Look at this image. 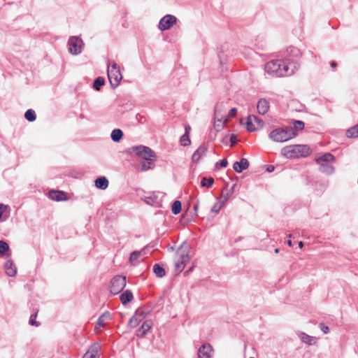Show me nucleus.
I'll return each instance as SVG.
<instances>
[{
    "mask_svg": "<svg viewBox=\"0 0 358 358\" xmlns=\"http://www.w3.org/2000/svg\"><path fill=\"white\" fill-rule=\"evenodd\" d=\"M24 117L29 122H34L36 120V115L35 111L34 110H32V109L27 110L25 112Z\"/></svg>",
    "mask_w": 358,
    "mask_h": 358,
    "instance_id": "nucleus-34",
    "label": "nucleus"
},
{
    "mask_svg": "<svg viewBox=\"0 0 358 358\" xmlns=\"http://www.w3.org/2000/svg\"><path fill=\"white\" fill-rule=\"evenodd\" d=\"M36 316H37V313H35L31 315L30 318H29V324L30 325L36 326V327H38L39 326V323L36 321Z\"/></svg>",
    "mask_w": 358,
    "mask_h": 358,
    "instance_id": "nucleus-42",
    "label": "nucleus"
},
{
    "mask_svg": "<svg viewBox=\"0 0 358 358\" xmlns=\"http://www.w3.org/2000/svg\"><path fill=\"white\" fill-rule=\"evenodd\" d=\"M104 84L105 79L103 77H98L94 80L93 83V88L96 91H99L101 87L104 85Z\"/></svg>",
    "mask_w": 358,
    "mask_h": 358,
    "instance_id": "nucleus-31",
    "label": "nucleus"
},
{
    "mask_svg": "<svg viewBox=\"0 0 358 358\" xmlns=\"http://www.w3.org/2000/svg\"><path fill=\"white\" fill-rule=\"evenodd\" d=\"M301 341L308 345H313L315 343V338L310 336L305 333L300 334Z\"/></svg>",
    "mask_w": 358,
    "mask_h": 358,
    "instance_id": "nucleus-30",
    "label": "nucleus"
},
{
    "mask_svg": "<svg viewBox=\"0 0 358 358\" xmlns=\"http://www.w3.org/2000/svg\"><path fill=\"white\" fill-rule=\"evenodd\" d=\"M335 159V157L331 153H325L324 155L317 157L316 159V162L318 164H321L323 163L329 164V162H334Z\"/></svg>",
    "mask_w": 358,
    "mask_h": 358,
    "instance_id": "nucleus-17",
    "label": "nucleus"
},
{
    "mask_svg": "<svg viewBox=\"0 0 358 358\" xmlns=\"http://www.w3.org/2000/svg\"><path fill=\"white\" fill-rule=\"evenodd\" d=\"M346 136L350 138L358 137V124L347 130Z\"/></svg>",
    "mask_w": 358,
    "mask_h": 358,
    "instance_id": "nucleus-29",
    "label": "nucleus"
},
{
    "mask_svg": "<svg viewBox=\"0 0 358 358\" xmlns=\"http://www.w3.org/2000/svg\"><path fill=\"white\" fill-rule=\"evenodd\" d=\"M133 294L130 290H126L122 292L120 296L122 304H126L133 299Z\"/></svg>",
    "mask_w": 358,
    "mask_h": 358,
    "instance_id": "nucleus-24",
    "label": "nucleus"
},
{
    "mask_svg": "<svg viewBox=\"0 0 358 358\" xmlns=\"http://www.w3.org/2000/svg\"><path fill=\"white\" fill-rule=\"evenodd\" d=\"M101 347L100 345L98 344V343H95L94 345H93L91 348L90 349L89 351H87L88 352H90L91 354H93V355H95L96 357H97L99 358V351L100 350Z\"/></svg>",
    "mask_w": 358,
    "mask_h": 358,
    "instance_id": "nucleus-39",
    "label": "nucleus"
},
{
    "mask_svg": "<svg viewBox=\"0 0 358 358\" xmlns=\"http://www.w3.org/2000/svg\"><path fill=\"white\" fill-rule=\"evenodd\" d=\"M246 126H247V129L249 131H255L257 129L253 124V121H252V119L251 118L250 115L247 119Z\"/></svg>",
    "mask_w": 358,
    "mask_h": 358,
    "instance_id": "nucleus-38",
    "label": "nucleus"
},
{
    "mask_svg": "<svg viewBox=\"0 0 358 358\" xmlns=\"http://www.w3.org/2000/svg\"><path fill=\"white\" fill-rule=\"evenodd\" d=\"M320 327L324 334H327L329 331V327L327 326H326L324 323H320Z\"/></svg>",
    "mask_w": 358,
    "mask_h": 358,
    "instance_id": "nucleus-47",
    "label": "nucleus"
},
{
    "mask_svg": "<svg viewBox=\"0 0 358 358\" xmlns=\"http://www.w3.org/2000/svg\"><path fill=\"white\" fill-rule=\"evenodd\" d=\"M236 185H234L231 189L229 190H233V192L234 191V187H235Z\"/></svg>",
    "mask_w": 358,
    "mask_h": 358,
    "instance_id": "nucleus-56",
    "label": "nucleus"
},
{
    "mask_svg": "<svg viewBox=\"0 0 358 358\" xmlns=\"http://www.w3.org/2000/svg\"><path fill=\"white\" fill-rule=\"evenodd\" d=\"M257 110L260 115L266 114L269 109V103L265 99H260L257 103Z\"/></svg>",
    "mask_w": 358,
    "mask_h": 358,
    "instance_id": "nucleus-15",
    "label": "nucleus"
},
{
    "mask_svg": "<svg viewBox=\"0 0 358 358\" xmlns=\"http://www.w3.org/2000/svg\"><path fill=\"white\" fill-rule=\"evenodd\" d=\"M228 164L227 160L226 159H223L220 160L219 162L216 163V168H224L226 167Z\"/></svg>",
    "mask_w": 358,
    "mask_h": 358,
    "instance_id": "nucleus-45",
    "label": "nucleus"
},
{
    "mask_svg": "<svg viewBox=\"0 0 358 358\" xmlns=\"http://www.w3.org/2000/svg\"><path fill=\"white\" fill-rule=\"evenodd\" d=\"M108 78L113 89L116 88L122 79V75L117 64L113 62L111 64H108L107 68Z\"/></svg>",
    "mask_w": 358,
    "mask_h": 358,
    "instance_id": "nucleus-5",
    "label": "nucleus"
},
{
    "mask_svg": "<svg viewBox=\"0 0 358 358\" xmlns=\"http://www.w3.org/2000/svg\"><path fill=\"white\" fill-rule=\"evenodd\" d=\"M155 160L150 161H142L140 162V171H147L150 169H153L155 167Z\"/></svg>",
    "mask_w": 358,
    "mask_h": 358,
    "instance_id": "nucleus-20",
    "label": "nucleus"
},
{
    "mask_svg": "<svg viewBox=\"0 0 358 358\" xmlns=\"http://www.w3.org/2000/svg\"><path fill=\"white\" fill-rule=\"evenodd\" d=\"M213 183H214V179L211 177H210V178L203 177L201 178V186L203 187L210 188L212 187Z\"/></svg>",
    "mask_w": 358,
    "mask_h": 358,
    "instance_id": "nucleus-32",
    "label": "nucleus"
},
{
    "mask_svg": "<svg viewBox=\"0 0 358 358\" xmlns=\"http://www.w3.org/2000/svg\"><path fill=\"white\" fill-rule=\"evenodd\" d=\"M278 252H279V249H278V248H276V249L275 250V253H278Z\"/></svg>",
    "mask_w": 358,
    "mask_h": 358,
    "instance_id": "nucleus-58",
    "label": "nucleus"
},
{
    "mask_svg": "<svg viewBox=\"0 0 358 358\" xmlns=\"http://www.w3.org/2000/svg\"><path fill=\"white\" fill-rule=\"evenodd\" d=\"M152 324V321L150 320L144 321L141 327L136 331V336L139 338L144 337L151 329Z\"/></svg>",
    "mask_w": 358,
    "mask_h": 358,
    "instance_id": "nucleus-11",
    "label": "nucleus"
},
{
    "mask_svg": "<svg viewBox=\"0 0 358 358\" xmlns=\"http://www.w3.org/2000/svg\"><path fill=\"white\" fill-rule=\"evenodd\" d=\"M229 140H230V142H231V145H234L236 143V135L231 134L230 136Z\"/></svg>",
    "mask_w": 358,
    "mask_h": 358,
    "instance_id": "nucleus-49",
    "label": "nucleus"
},
{
    "mask_svg": "<svg viewBox=\"0 0 358 358\" xmlns=\"http://www.w3.org/2000/svg\"><path fill=\"white\" fill-rule=\"evenodd\" d=\"M207 152V148L204 145H200L198 149L194 152L192 155V161L195 163L198 162L201 157L206 155Z\"/></svg>",
    "mask_w": 358,
    "mask_h": 358,
    "instance_id": "nucleus-14",
    "label": "nucleus"
},
{
    "mask_svg": "<svg viewBox=\"0 0 358 358\" xmlns=\"http://www.w3.org/2000/svg\"><path fill=\"white\" fill-rule=\"evenodd\" d=\"M49 196L52 200L59 201L64 199L65 195L62 191L50 190Z\"/></svg>",
    "mask_w": 358,
    "mask_h": 358,
    "instance_id": "nucleus-22",
    "label": "nucleus"
},
{
    "mask_svg": "<svg viewBox=\"0 0 358 358\" xmlns=\"http://www.w3.org/2000/svg\"><path fill=\"white\" fill-rule=\"evenodd\" d=\"M83 358H98L95 355L91 354L90 352H87Z\"/></svg>",
    "mask_w": 358,
    "mask_h": 358,
    "instance_id": "nucleus-48",
    "label": "nucleus"
},
{
    "mask_svg": "<svg viewBox=\"0 0 358 358\" xmlns=\"http://www.w3.org/2000/svg\"><path fill=\"white\" fill-rule=\"evenodd\" d=\"M145 317L142 310H138L135 315L130 319L129 324L130 327L135 328L140 321Z\"/></svg>",
    "mask_w": 358,
    "mask_h": 358,
    "instance_id": "nucleus-12",
    "label": "nucleus"
},
{
    "mask_svg": "<svg viewBox=\"0 0 358 358\" xmlns=\"http://www.w3.org/2000/svg\"><path fill=\"white\" fill-rule=\"evenodd\" d=\"M110 137L114 142H119L123 137V132L120 129H115L112 131Z\"/></svg>",
    "mask_w": 358,
    "mask_h": 358,
    "instance_id": "nucleus-25",
    "label": "nucleus"
},
{
    "mask_svg": "<svg viewBox=\"0 0 358 358\" xmlns=\"http://www.w3.org/2000/svg\"><path fill=\"white\" fill-rule=\"evenodd\" d=\"M279 69H280V70H283V69H282V65H279Z\"/></svg>",
    "mask_w": 358,
    "mask_h": 358,
    "instance_id": "nucleus-59",
    "label": "nucleus"
},
{
    "mask_svg": "<svg viewBox=\"0 0 358 358\" xmlns=\"http://www.w3.org/2000/svg\"><path fill=\"white\" fill-rule=\"evenodd\" d=\"M288 237H289V238H292V234H289L288 235Z\"/></svg>",
    "mask_w": 358,
    "mask_h": 358,
    "instance_id": "nucleus-60",
    "label": "nucleus"
},
{
    "mask_svg": "<svg viewBox=\"0 0 358 358\" xmlns=\"http://www.w3.org/2000/svg\"><path fill=\"white\" fill-rule=\"evenodd\" d=\"M177 18L172 15H166L164 16L159 22L158 27L161 31H166L169 29L175 24H176Z\"/></svg>",
    "mask_w": 358,
    "mask_h": 358,
    "instance_id": "nucleus-8",
    "label": "nucleus"
},
{
    "mask_svg": "<svg viewBox=\"0 0 358 358\" xmlns=\"http://www.w3.org/2000/svg\"><path fill=\"white\" fill-rule=\"evenodd\" d=\"M298 135V132L290 126L279 127L272 130L268 137L275 142H285Z\"/></svg>",
    "mask_w": 358,
    "mask_h": 358,
    "instance_id": "nucleus-2",
    "label": "nucleus"
},
{
    "mask_svg": "<svg viewBox=\"0 0 358 358\" xmlns=\"http://www.w3.org/2000/svg\"><path fill=\"white\" fill-rule=\"evenodd\" d=\"M127 152L129 155H134L137 157L145 160H156L157 155L155 152L149 147L140 145L129 148Z\"/></svg>",
    "mask_w": 358,
    "mask_h": 358,
    "instance_id": "nucleus-4",
    "label": "nucleus"
},
{
    "mask_svg": "<svg viewBox=\"0 0 358 358\" xmlns=\"http://www.w3.org/2000/svg\"><path fill=\"white\" fill-rule=\"evenodd\" d=\"M110 319V315L108 312H106L102 314L97 320L96 324L99 327H102L105 325L106 322Z\"/></svg>",
    "mask_w": 358,
    "mask_h": 358,
    "instance_id": "nucleus-26",
    "label": "nucleus"
},
{
    "mask_svg": "<svg viewBox=\"0 0 358 358\" xmlns=\"http://www.w3.org/2000/svg\"><path fill=\"white\" fill-rule=\"evenodd\" d=\"M194 210H197V208H198V205H195V206H194Z\"/></svg>",
    "mask_w": 358,
    "mask_h": 358,
    "instance_id": "nucleus-57",
    "label": "nucleus"
},
{
    "mask_svg": "<svg viewBox=\"0 0 358 358\" xmlns=\"http://www.w3.org/2000/svg\"><path fill=\"white\" fill-rule=\"evenodd\" d=\"M224 113L225 109L222 103H219L216 105L214 112L215 118H225Z\"/></svg>",
    "mask_w": 358,
    "mask_h": 358,
    "instance_id": "nucleus-23",
    "label": "nucleus"
},
{
    "mask_svg": "<svg viewBox=\"0 0 358 358\" xmlns=\"http://www.w3.org/2000/svg\"><path fill=\"white\" fill-rule=\"evenodd\" d=\"M249 162L245 158H242L239 162H236L233 168L237 173H241L249 167Z\"/></svg>",
    "mask_w": 358,
    "mask_h": 358,
    "instance_id": "nucleus-13",
    "label": "nucleus"
},
{
    "mask_svg": "<svg viewBox=\"0 0 358 358\" xmlns=\"http://www.w3.org/2000/svg\"><path fill=\"white\" fill-rule=\"evenodd\" d=\"M320 171L327 174H332L334 172V168L332 165L327 163L320 164Z\"/></svg>",
    "mask_w": 358,
    "mask_h": 358,
    "instance_id": "nucleus-27",
    "label": "nucleus"
},
{
    "mask_svg": "<svg viewBox=\"0 0 358 358\" xmlns=\"http://www.w3.org/2000/svg\"><path fill=\"white\" fill-rule=\"evenodd\" d=\"M310 153V148L306 145H292L281 150V154L288 159L306 157Z\"/></svg>",
    "mask_w": 358,
    "mask_h": 358,
    "instance_id": "nucleus-3",
    "label": "nucleus"
},
{
    "mask_svg": "<svg viewBox=\"0 0 358 358\" xmlns=\"http://www.w3.org/2000/svg\"><path fill=\"white\" fill-rule=\"evenodd\" d=\"M189 259V257L188 253L185 251H182L178 254V259L175 261L176 270L179 273L181 272Z\"/></svg>",
    "mask_w": 358,
    "mask_h": 358,
    "instance_id": "nucleus-9",
    "label": "nucleus"
},
{
    "mask_svg": "<svg viewBox=\"0 0 358 358\" xmlns=\"http://www.w3.org/2000/svg\"><path fill=\"white\" fill-rule=\"evenodd\" d=\"M182 204L180 201H175L171 206V211L174 215H178L180 213L182 209Z\"/></svg>",
    "mask_w": 358,
    "mask_h": 358,
    "instance_id": "nucleus-33",
    "label": "nucleus"
},
{
    "mask_svg": "<svg viewBox=\"0 0 358 358\" xmlns=\"http://www.w3.org/2000/svg\"><path fill=\"white\" fill-rule=\"evenodd\" d=\"M250 117L252 119L253 122L257 123V125L259 126V127H260V128L263 127L264 122L260 118H259L256 115H250Z\"/></svg>",
    "mask_w": 358,
    "mask_h": 358,
    "instance_id": "nucleus-43",
    "label": "nucleus"
},
{
    "mask_svg": "<svg viewBox=\"0 0 358 358\" xmlns=\"http://www.w3.org/2000/svg\"><path fill=\"white\" fill-rule=\"evenodd\" d=\"M233 194V190H228L227 189L226 190V192H222V204H224L225 203H227L229 199H230V197L232 196Z\"/></svg>",
    "mask_w": 358,
    "mask_h": 358,
    "instance_id": "nucleus-35",
    "label": "nucleus"
},
{
    "mask_svg": "<svg viewBox=\"0 0 358 358\" xmlns=\"http://www.w3.org/2000/svg\"><path fill=\"white\" fill-rule=\"evenodd\" d=\"M8 250V244L3 241H0V255H4Z\"/></svg>",
    "mask_w": 358,
    "mask_h": 358,
    "instance_id": "nucleus-37",
    "label": "nucleus"
},
{
    "mask_svg": "<svg viewBox=\"0 0 358 358\" xmlns=\"http://www.w3.org/2000/svg\"><path fill=\"white\" fill-rule=\"evenodd\" d=\"M141 255V252L139 251H134L130 254L129 260L131 263L138 260V257Z\"/></svg>",
    "mask_w": 358,
    "mask_h": 358,
    "instance_id": "nucleus-41",
    "label": "nucleus"
},
{
    "mask_svg": "<svg viewBox=\"0 0 358 358\" xmlns=\"http://www.w3.org/2000/svg\"><path fill=\"white\" fill-rule=\"evenodd\" d=\"M275 169V167L273 165H268L266 168V171L268 172V173H271L274 171Z\"/></svg>",
    "mask_w": 358,
    "mask_h": 358,
    "instance_id": "nucleus-51",
    "label": "nucleus"
},
{
    "mask_svg": "<svg viewBox=\"0 0 358 358\" xmlns=\"http://www.w3.org/2000/svg\"><path fill=\"white\" fill-rule=\"evenodd\" d=\"M250 358H255V357H250Z\"/></svg>",
    "mask_w": 358,
    "mask_h": 358,
    "instance_id": "nucleus-61",
    "label": "nucleus"
},
{
    "mask_svg": "<svg viewBox=\"0 0 358 358\" xmlns=\"http://www.w3.org/2000/svg\"><path fill=\"white\" fill-rule=\"evenodd\" d=\"M236 113H237V109L236 108H231L229 110L228 115L227 117H225V119H227V121H228L230 118L234 117L236 115Z\"/></svg>",
    "mask_w": 358,
    "mask_h": 358,
    "instance_id": "nucleus-46",
    "label": "nucleus"
},
{
    "mask_svg": "<svg viewBox=\"0 0 358 358\" xmlns=\"http://www.w3.org/2000/svg\"><path fill=\"white\" fill-rule=\"evenodd\" d=\"M5 270L6 274L10 277L15 276L17 273L16 266L11 260L6 261L5 264Z\"/></svg>",
    "mask_w": 358,
    "mask_h": 358,
    "instance_id": "nucleus-16",
    "label": "nucleus"
},
{
    "mask_svg": "<svg viewBox=\"0 0 358 358\" xmlns=\"http://www.w3.org/2000/svg\"><path fill=\"white\" fill-rule=\"evenodd\" d=\"M224 204H222V203L221 202V203H215L211 208V212H213V213H217L220 212V210H221V208H222V206H224Z\"/></svg>",
    "mask_w": 358,
    "mask_h": 358,
    "instance_id": "nucleus-44",
    "label": "nucleus"
},
{
    "mask_svg": "<svg viewBox=\"0 0 358 358\" xmlns=\"http://www.w3.org/2000/svg\"><path fill=\"white\" fill-rule=\"evenodd\" d=\"M126 286V277L117 275L111 280L110 292L111 294H119Z\"/></svg>",
    "mask_w": 358,
    "mask_h": 358,
    "instance_id": "nucleus-6",
    "label": "nucleus"
},
{
    "mask_svg": "<svg viewBox=\"0 0 358 358\" xmlns=\"http://www.w3.org/2000/svg\"><path fill=\"white\" fill-rule=\"evenodd\" d=\"M190 130H191L190 126L188 125V124L185 125V134H184L189 135V133Z\"/></svg>",
    "mask_w": 358,
    "mask_h": 358,
    "instance_id": "nucleus-50",
    "label": "nucleus"
},
{
    "mask_svg": "<svg viewBox=\"0 0 358 358\" xmlns=\"http://www.w3.org/2000/svg\"><path fill=\"white\" fill-rule=\"evenodd\" d=\"M287 245H288L289 246H292V241H291V240H288V241H287Z\"/></svg>",
    "mask_w": 358,
    "mask_h": 358,
    "instance_id": "nucleus-54",
    "label": "nucleus"
},
{
    "mask_svg": "<svg viewBox=\"0 0 358 358\" xmlns=\"http://www.w3.org/2000/svg\"><path fill=\"white\" fill-rule=\"evenodd\" d=\"M180 145L184 147H186V146L190 145L191 141L189 139V135L183 134L180 138Z\"/></svg>",
    "mask_w": 358,
    "mask_h": 358,
    "instance_id": "nucleus-36",
    "label": "nucleus"
},
{
    "mask_svg": "<svg viewBox=\"0 0 358 358\" xmlns=\"http://www.w3.org/2000/svg\"><path fill=\"white\" fill-rule=\"evenodd\" d=\"M330 65L332 68H336L337 66V64L336 62L334 61H332L331 63H330Z\"/></svg>",
    "mask_w": 358,
    "mask_h": 358,
    "instance_id": "nucleus-52",
    "label": "nucleus"
},
{
    "mask_svg": "<svg viewBox=\"0 0 358 358\" xmlns=\"http://www.w3.org/2000/svg\"><path fill=\"white\" fill-rule=\"evenodd\" d=\"M95 186L100 189H106L108 186V180L106 177H99L95 180Z\"/></svg>",
    "mask_w": 358,
    "mask_h": 358,
    "instance_id": "nucleus-21",
    "label": "nucleus"
},
{
    "mask_svg": "<svg viewBox=\"0 0 358 358\" xmlns=\"http://www.w3.org/2000/svg\"><path fill=\"white\" fill-rule=\"evenodd\" d=\"M227 119L225 118H215L213 127L216 132L221 131L225 126Z\"/></svg>",
    "mask_w": 358,
    "mask_h": 358,
    "instance_id": "nucleus-19",
    "label": "nucleus"
},
{
    "mask_svg": "<svg viewBox=\"0 0 358 358\" xmlns=\"http://www.w3.org/2000/svg\"><path fill=\"white\" fill-rule=\"evenodd\" d=\"M304 122L301 121V120H295L294 122V127H292L293 129H294L296 131L297 130H302L304 128Z\"/></svg>",
    "mask_w": 358,
    "mask_h": 358,
    "instance_id": "nucleus-40",
    "label": "nucleus"
},
{
    "mask_svg": "<svg viewBox=\"0 0 358 358\" xmlns=\"http://www.w3.org/2000/svg\"><path fill=\"white\" fill-rule=\"evenodd\" d=\"M289 59H273L264 65L265 71L273 77L289 76L297 69L296 63Z\"/></svg>",
    "mask_w": 358,
    "mask_h": 358,
    "instance_id": "nucleus-1",
    "label": "nucleus"
},
{
    "mask_svg": "<svg viewBox=\"0 0 358 358\" xmlns=\"http://www.w3.org/2000/svg\"><path fill=\"white\" fill-rule=\"evenodd\" d=\"M153 272L158 278H162L166 275L164 268L158 264L153 266Z\"/></svg>",
    "mask_w": 358,
    "mask_h": 358,
    "instance_id": "nucleus-28",
    "label": "nucleus"
},
{
    "mask_svg": "<svg viewBox=\"0 0 358 358\" xmlns=\"http://www.w3.org/2000/svg\"><path fill=\"white\" fill-rule=\"evenodd\" d=\"M192 270V267H191L188 271H185V274L188 273L189 272H190Z\"/></svg>",
    "mask_w": 358,
    "mask_h": 358,
    "instance_id": "nucleus-55",
    "label": "nucleus"
},
{
    "mask_svg": "<svg viewBox=\"0 0 358 358\" xmlns=\"http://www.w3.org/2000/svg\"><path fill=\"white\" fill-rule=\"evenodd\" d=\"M299 246L300 248H302L303 247V243L302 241H299Z\"/></svg>",
    "mask_w": 358,
    "mask_h": 358,
    "instance_id": "nucleus-53",
    "label": "nucleus"
},
{
    "mask_svg": "<svg viewBox=\"0 0 358 358\" xmlns=\"http://www.w3.org/2000/svg\"><path fill=\"white\" fill-rule=\"evenodd\" d=\"M213 348L209 343L203 344L198 350L199 358H211Z\"/></svg>",
    "mask_w": 358,
    "mask_h": 358,
    "instance_id": "nucleus-10",
    "label": "nucleus"
},
{
    "mask_svg": "<svg viewBox=\"0 0 358 358\" xmlns=\"http://www.w3.org/2000/svg\"><path fill=\"white\" fill-rule=\"evenodd\" d=\"M301 55L300 50L296 47L290 46L286 50V56L292 58H299Z\"/></svg>",
    "mask_w": 358,
    "mask_h": 358,
    "instance_id": "nucleus-18",
    "label": "nucleus"
},
{
    "mask_svg": "<svg viewBox=\"0 0 358 358\" xmlns=\"http://www.w3.org/2000/svg\"><path fill=\"white\" fill-rule=\"evenodd\" d=\"M82 40L78 36H71L69 39L68 45L69 52L73 55H78L82 51Z\"/></svg>",
    "mask_w": 358,
    "mask_h": 358,
    "instance_id": "nucleus-7",
    "label": "nucleus"
}]
</instances>
